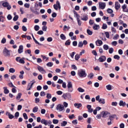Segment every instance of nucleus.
<instances>
[{
	"label": "nucleus",
	"mask_w": 128,
	"mask_h": 128,
	"mask_svg": "<svg viewBox=\"0 0 128 128\" xmlns=\"http://www.w3.org/2000/svg\"><path fill=\"white\" fill-rule=\"evenodd\" d=\"M112 106H118V102H112Z\"/></svg>",
	"instance_id": "864d4df0"
},
{
	"label": "nucleus",
	"mask_w": 128,
	"mask_h": 128,
	"mask_svg": "<svg viewBox=\"0 0 128 128\" xmlns=\"http://www.w3.org/2000/svg\"><path fill=\"white\" fill-rule=\"evenodd\" d=\"M74 106L77 107V108H82V104L76 103L74 104Z\"/></svg>",
	"instance_id": "393cba45"
},
{
	"label": "nucleus",
	"mask_w": 128,
	"mask_h": 128,
	"mask_svg": "<svg viewBox=\"0 0 128 128\" xmlns=\"http://www.w3.org/2000/svg\"><path fill=\"white\" fill-rule=\"evenodd\" d=\"M82 20H84L85 22H86L88 20V18L86 16H83V17H81Z\"/></svg>",
	"instance_id": "5701e85b"
},
{
	"label": "nucleus",
	"mask_w": 128,
	"mask_h": 128,
	"mask_svg": "<svg viewBox=\"0 0 128 128\" xmlns=\"http://www.w3.org/2000/svg\"><path fill=\"white\" fill-rule=\"evenodd\" d=\"M89 24H90V26H92V24H94V20H90L89 21Z\"/></svg>",
	"instance_id": "4d7b16f0"
},
{
	"label": "nucleus",
	"mask_w": 128,
	"mask_h": 128,
	"mask_svg": "<svg viewBox=\"0 0 128 128\" xmlns=\"http://www.w3.org/2000/svg\"><path fill=\"white\" fill-rule=\"evenodd\" d=\"M58 2H56V4L54 5V8L56 10H58Z\"/></svg>",
	"instance_id": "c03bdc74"
},
{
	"label": "nucleus",
	"mask_w": 128,
	"mask_h": 128,
	"mask_svg": "<svg viewBox=\"0 0 128 128\" xmlns=\"http://www.w3.org/2000/svg\"><path fill=\"white\" fill-rule=\"evenodd\" d=\"M47 66H48L49 68H52V66H54V64L52 62H48L46 64Z\"/></svg>",
	"instance_id": "7c9ffc66"
},
{
	"label": "nucleus",
	"mask_w": 128,
	"mask_h": 128,
	"mask_svg": "<svg viewBox=\"0 0 128 128\" xmlns=\"http://www.w3.org/2000/svg\"><path fill=\"white\" fill-rule=\"evenodd\" d=\"M66 124H68V122L66 121H63L61 124V126H66Z\"/></svg>",
	"instance_id": "72a5a7b5"
},
{
	"label": "nucleus",
	"mask_w": 128,
	"mask_h": 128,
	"mask_svg": "<svg viewBox=\"0 0 128 128\" xmlns=\"http://www.w3.org/2000/svg\"><path fill=\"white\" fill-rule=\"evenodd\" d=\"M120 3L118 2H115L116 10H120Z\"/></svg>",
	"instance_id": "a211bd4d"
},
{
	"label": "nucleus",
	"mask_w": 128,
	"mask_h": 128,
	"mask_svg": "<svg viewBox=\"0 0 128 128\" xmlns=\"http://www.w3.org/2000/svg\"><path fill=\"white\" fill-rule=\"evenodd\" d=\"M107 12H108V14H112V12H114V10L111 8H108L107 10Z\"/></svg>",
	"instance_id": "49530a36"
},
{
	"label": "nucleus",
	"mask_w": 128,
	"mask_h": 128,
	"mask_svg": "<svg viewBox=\"0 0 128 128\" xmlns=\"http://www.w3.org/2000/svg\"><path fill=\"white\" fill-rule=\"evenodd\" d=\"M120 128H124V123H122L121 124H120Z\"/></svg>",
	"instance_id": "774afa93"
},
{
	"label": "nucleus",
	"mask_w": 128,
	"mask_h": 128,
	"mask_svg": "<svg viewBox=\"0 0 128 128\" xmlns=\"http://www.w3.org/2000/svg\"><path fill=\"white\" fill-rule=\"evenodd\" d=\"M87 34H89V36H92V31L90 30L89 29L87 30Z\"/></svg>",
	"instance_id": "58836bf2"
},
{
	"label": "nucleus",
	"mask_w": 128,
	"mask_h": 128,
	"mask_svg": "<svg viewBox=\"0 0 128 128\" xmlns=\"http://www.w3.org/2000/svg\"><path fill=\"white\" fill-rule=\"evenodd\" d=\"M67 88H72V82H68Z\"/></svg>",
	"instance_id": "b1692460"
},
{
	"label": "nucleus",
	"mask_w": 128,
	"mask_h": 128,
	"mask_svg": "<svg viewBox=\"0 0 128 128\" xmlns=\"http://www.w3.org/2000/svg\"><path fill=\"white\" fill-rule=\"evenodd\" d=\"M77 90H78V92H84V90L82 89V88H79L77 89Z\"/></svg>",
	"instance_id": "c756f323"
},
{
	"label": "nucleus",
	"mask_w": 128,
	"mask_h": 128,
	"mask_svg": "<svg viewBox=\"0 0 128 128\" xmlns=\"http://www.w3.org/2000/svg\"><path fill=\"white\" fill-rule=\"evenodd\" d=\"M38 70L40 72H41L42 74H46V72L45 71L44 69V68L38 66Z\"/></svg>",
	"instance_id": "1a4fd4ad"
},
{
	"label": "nucleus",
	"mask_w": 128,
	"mask_h": 128,
	"mask_svg": "<svg viewBox=\"0 0 128 128\" xmlns=\"http://www.w3.org/2000/svg\"><path fill=\"white\" fill-rule=\"evenodd\" d=\"M38 110V108L36 106L34 107L32 110L33 112H36Z\"/></svg>",
	"instance_id": "4c0bfd02"
},
{
	"label": "nucleus",
	"mask_w": 128,
	"mask_h": 128,
	"mask_svg": "<svg viewBox=\"0 0 128 128\" xmlns=\"http://www.w3.org/2000/svg\"><path fill=\"white\" fill-rule=\"evenodd\" d=\"M3 90H4V92L6 94L10 92V90H8V87H6V86L4 87Z\"/></svg>",
	"instance_id": "412c9836"
},
{
	"label": "nucleus",
	"mask_w": 128,
	"mask_h": 128,
	"mask_svg": "<svg viewBox=\"0 0 128 128\" xmlns=\"http://www.w3.org/2000/svg\"><path fill=\"white\" fill-rule=\"evenodd\" d=\"M22 98V93H18L16 98V100H20Z\"/></svg>",
	"instance_id": "a18cd8bd"
},
{
	"label": "nucleus",
	"mask_w": 128,
	"mask_h": 128,
	"mask_svg": "<svg viewBox=\"0 0 128 128\" xmlns=\"http://www.w3.org/2000/svg\"><path fill=\"white\" fill-rule=\"evenodd\" d=\"M2 6H4V8H7V10H10L12 8V6H10V4H8V2H4Z\"/></svg>",
	"instance_id": "423d86ee"
},
{
	"label": "nucleus",
	"mask_w": 128,
	"mask_h": 128,
	"mask_svg": "<svg viewBox=\"0 0 128 128\" xmlns=\"http://www.w3.org/2000/svg\"><path fill=\"white\" fill-rule=\"evenodd\" d=\"M46 98H48V100L52 98V94L48 93L46 94Z\"/></svg>",
	"instance_id": "e433bc0d"
},
{
	"label": "nucleus",
	"mask_w": 128,
	"mask_h": 128,
	"mask_svg": "<svg viewBox=\"0 0 128 128\" xmlns=\"http://www.w3.org/2000/svg\"><path fill=\"white\" fill-rule=\"evenodd\" d=\"M111 30H112V32H113V34H116V28H114V26H112Z\"/></svg>",
	"instance_id": "c9c22d12"
},
{
	"label": "nucleus",
	"mask_w": 128,
	"mask_h": 128,
	"mask_svg": "<svg viewBox=\"0 0 128 128\" xmlns=\"http://www.w3.org/2000/svg\"><path fill=\"white\" fill-rule=\"evenodd\" d=\"M6 116H8V118L10 120H12V119L14 118V115L10 114V112H6Z\"/></svg>",
	"instance_id": "ddd939ff"
},
{
	"label": "nucleus",
	"mask_w": 128,
	"mask_h": 128,
	"mask_svg": "<svg viewBox=\"0 0 128 128\" xmlns=\"http://www.w3.org/2000/svg\"><path fill=\"white\" fill-rule=\"evenodd\" d=\"M56 109L58 110V112H62V110H64V105L58 104L57 105Z\"/></svg>",
	"instance_id": "39448f33"
},
{
	"label": "nucleus",
	"mask_w": 128,
	"mask_h": 128,
	"mask_svg": "<svg viewBox=\"0 0 128 128\" xmlns=\"http://www.w3.org/2000/svg\"><path fill=\"white\" fill-rule=\"evenodd\" d=\"M18 20V15H16L13 18V20H14V22H16Z\"/></svg>",
	"instance_id": "37998d69"
},
{
	"label": "nucleus",
	"mask_w": 128,
	"mask_h": 128,
	"mask_svg": "<svg viewBox=\"0 0 128 128\" xmlns=\"http://www.w3.org/2000/svg\"><path fill=\"white\" fill-rule=\"evenodd\" d=\"M0 22H4V16H0Z\"/></svg>",
	"instance_id": "473e14b6"
},
{
	"label": "nucleus",
	"mask_w": 128,
	"mask_h": 128,
	"mask_svg": "<svg viewBox=\"0 0 128 128\" xmlns=\"http://www.w3.org/2000/svg\"><path fill=\"white\" fill-rule=\"evenodd\" d=\"M30 10L31 12H32L33 14H40V12H38L37 10L38 9H36L34 10V8L30 7Z\"/></svg>",
	"instance_id": "f8f14e48"
},
{
	"label": "nucleus",
	"mask_w": 128,
	"mask_h": 128,
	"mask_svg": "<svg viewBox=\"0 0 128 128\" xmlns=\"http://www.w3.org/2000/svg\"><path fill=\"white\" fill-rule=\"evenodd\" d=\"M2 54L4 56H6V58H10V51L8 50L6 48H4Z\"/></svg>",
	"instance_id": "f257e3e1"
},
{
	"label": "nucleus",
	"mask_w": 128,
	"mask_h": 128,
	"mask_svg": "<svg viewBox=\"0 0 128 128\" xmlns=\"http://www.w3.org/2000/svg\"><path fill=\"white\" fill-rule=\"evenodd\" d=\"M112 46H116V44H118V42L116 41L112 42Z\"/></svg>",
	"instance_id": "e2e57ef3"
},
{
	"label": "nucleus",
	"mask_w": 128,
	"mask_h": 128,
	"mask_svg": "<svg viewBox=\"0 0 128 128\" xmlns=\"http://www.w3.org/2000/svg\"><path fill=\"white\" fill-rule=\"evenodd\" d=\"M52 122L54 124H58V120L54 119L52 120Z\"/></svg>",
	"instance_id": "a19ab883"
},
{
	"label": "nucleus",
	"mask_w": 128,
	"mask_h": 128,
	"mask_svg": "<svg viewBox=\"0 0 128 128\" xmlns=\"http://www.w3.org/2000/svg\"><path fill=\"white\" fill-rule=\"evenodd\" d=\"M102 28L103 30H106V28H108V25H106V24H104L102 26Z\"/></svg>",
	"instance_id": "79ce46f5"
},
{
	"label": "nucleus",
	"mask_w": 128,
	"mask_h": 128,
	"mask_svg": "<svg viewBox=\"0 0 128 128\" xmlns=\"http://www.w3.org/2000/svg\"><path fill=\"white\" fill-rule=\"evenodd\" d=\"M106 60V58L104 56H102L98 58V60L100 62H105Z\"/></svg>",
	"instance_id": "9d476101"
},
{
	"label": "nucleus",
	"mask_w": 128,
	"mask_h": 128,
	"mask_svg": "<svg viewBox=\"0 0 128 128\" xmlns=\"http://www.w3.org/2000/svg\"><path fill=\"white\" fill-rule=\"evenodd\" d=\"M34 29L36 32H38L40 30V26L38 25H36L34 26Z\"/></svg>",
	"instance_id": "c85d7f7f"
},
{
	"label": "nucleus",
	"mask_w": 128,
	"mask_h": 128,
	"mask_svg": "<svg viewBox=\"0 0 128 128\" xmlns=\"http://www.w3.org/2000/svg\"><path fill=\"white\" fill-rule=\"evenodd\" d=\"M87 4L89 6H90L92 5V0H89L88 2H87Z\"/></svg>",
	"instance_id": "603ef678"
},
{
	"label": "nucleus",
	"mask_w": 128,
	"mask_h": 128,
	"mask_svg": "<svg viewBox=\"0 0 128 128\" xmlns=\"http://www.w3.org/2000/svg\"><path fill=\"white\" fill-rule=\"evenodd\" d=\"M106 88L108 90H112V85L108 84L106 86Z\"/></svg>",
	"instance_id": "bb28decb"
},
{
	"label": "nucleus",
	"mask_w": 128,
	"mask_h": 128,
	"mask_svg": "<svg viewBox=\"0 0 128 128\" xmlns=\"http://www.w3.org/2000/svg\"><path fill=\"white\" fill-rule=\"evenodd\" d=\"M109 48L110 47L108 46V44H104L103 46L104 50H108Z\"/></svg>",
	"instance_id": "a878e982"
},
{
	"label": "nucleus",
	"mask_w": 128,
	"mask_h": 128,
	"mask_svg": "<svg viewBox=\"0 0 128 128\" xmlns=\"http://www.w3.org/2000/svg\"><path fill=\"white\" fill-rule=\"evenodd\" d=\"M41 124H44V126H50V124H52V122L50 120H46V119H42L40 121Z\"/></svg>",
	"instance_id": "f03ea898"
},
{
	"label": "nucleus",
	"mask_w": 128,
	"mask_h": 128,
	"mask_svg": "<svg viewBox=\"0 0 128 128\" xmlns=\"http://www.w3.org/2000/svg\"><path fill=\"white\" fill-rule=\"evenodd\" d=\"M98 6L99 8H100V10H104V8H106V4L103 2H99Z\"/></svg>",
	"instance_id": "0eeeda50"
},
{
	"label": "nucleus",
	"mask_w": 128,
	"mask_h": 128,
	"mask_svg": "<svg viewBox=\"0 0 128 128\" xmlns=\"http://www.w3.org/2000/svg\"><path fill=\"white\" fill-rule=\"evenodd\" d=\"M119 106H126V102H124L123 100H120Z\"/></svg>",
	"instance_id": "aec40b11"
},
{
	"label": "nucleus",
	"mask_w": 128,
	"mask_h": 128,
	"mask_svg": "<svg viewBox=\"0 0 128 128\" xmlns=\"http://www.w3.org/2000/svg\"><path fill=\"white\" fill-rule=\"evenodd\" d=\"M72 70H78V68H76V65L74 64H72Z\"/></svg>",
	"instance_id": "6e6d98bb"
},
{
	"label": "nucleus",
	"mask_w": 128,
	"mask_h": 128,
	"mask_svg": "<svg viewBox=\"0 0 128 128\" xmlns=\"http://www.w3.org/2000/svg\"><path fill=\"white\" fill-rule=\"evenodd\" d=\"M62 97L64 100H66V98L70 100L72 98V95L70 93H66L63 94Z\"/></svg>",
	"instance_id": "6e6552de"
},
{
	"label": "nucleus",
	"mask_w": 128,
	"mask_h": 128,
	"mask_svg": "<svg viewBox=\"0 0 128 128\" xmlns=\"http://www.w3.org/2000/svg\"><path fill=\"white\" fill-rule=\"evenodd\" d=\"M67 30H70V26H64V30H66V29Z\"/></svg>",
	"instance_id": "052dcab7"
},
{
	"label": "nucleus",
	"mask_w": 128,
	"mask_h": 128,
	"mask_svg": "<svg viewBox=\"0 0 128 128\" xmlns=\"http://www.w3.org/2000/svg\"><path fill=\"white\" fill-rule=\"evenodd\" d=\"M74 14H75V16H76V18H77V20H80V16H78V13H77L76 12H74Z\"/></svg>",
	"instance_id": "680f3d73"
},
{
	"label": "nucleus",
	"mask_w": 128,
	"mask_h": 128,
	"mask_svg": "<svg viewBox=\"0 0 128 128\" xmlns=\"http://www.w3.org/2000/svg\"><path fill=\"white\" fill-rule=\"evenodd\" d=\"M63 106L64 108H68V102H64Z\"/></svg>",
	"instance_id": "5fc2aeb1"
},
{
	"label": "nucleus",
	"mask_w": 128,
	"mask_h": 128,
	"mask_svg": "<svg viewBox=\"0 0 128 128\" xmlns=\"http://www.w3.org/2000/svg\"><path fill=\"white\" fill-rule=\"evenodd\" d=\"M101 114L102 115V118H108V112L106 111H104L101 112Z\"/></svg>",
	"instance_id": "9b49d317"
},
{
	"label": "nucleus",
	"mask_w": 128,
	"mask_h": 128,
	"mask_svg": "<svg viewBox=\"0 0 128 128\" xmlns=\"http://www.w3.org/2000/svg\"><path fill=\"white\" fill-rule=\"evenodd\" d=\"M94 30H96L100 28V25L96 24H94V26H93Z\"/></svg>",
	"instance_id": "4be33fe9"
},
{
	"label": "nucleus",
	"mask_w": 128,
	"mask_h": 128,
	"mask_svg": "<svg viewBox=\"0 0 128 128\" xmlns=\"http://www.w3.org/2000/svg\"><path fill=\"white\" fill-rule=\"evenodd\" d=\"M101 99L102 98H100V95H98L96 97V100H97V102H100Z\"/></svg>",
	"instance_id": "3c124183"
},
{
	"label": "nucleus",
	"mask_w": 128,
	"mask_h": 128,
	"mask_svg": "<svg viewBox=\"0 0 128 128\" xmlns=\"http://www.w3.org/2000/svg\"><path fill=\"white\" fill-rule=\"evenodd\" d=\"M96 45L98 46H100L102 44V40H98L96 42Z\"/></svg>",
	"instance_id": "2eb2a0df"
},
{
	"label": "nucleus",
	"mask_w": 128,
	"mask_h": 128,
	"mask_svg": "<svg viewBox=\"0 0 128 128\" xmlns=\"http://www.w3.org/2000/svg\"><path fill=\"white\" fill-rule=\"evenodd\" d=\"M80 58V55L78 54H76L75 56V60H78V58Z\"/></svg>",
	"instance_id": "bf43d9fd"
},
{
	"label": "nucleus",
	"mask_w": 128,
	"mask_h": 128,
	"mask_svg": "<svg viewBox=\"0 0 128 128\" xmlns=\"http://www.w3.org/2000/svg\"><path fill=\"white\" fill-rule=\"evenodd\" d=\"M60 38L61 40H66V36L64 34H61L60 35Z\"/></svg>",
	"instance_id": "2f4dec72"
},
{
	"label": "nucleus",
	"mask_w": 128,
	"mask_h": 128,
	"mask_svg": "<svg viewBox=\"0 0 128 128\" xmlns=\"http://www.w3.org/2000/svg\"><path fill=\"white\" fill-rule=\"evenodd\" d=\"M98 103L99 104H106V102L104 101V99L101 98L100 101H99Z\"/></svg>",
	"instance_id": "cd10ccee"
},
{
	"label": "nucleus",
	"mask_w": 128,
	"mask_h": 128,
	"mask_svg": "<svg viewBox=\"0 0 128 128\" xmlns=\"http://www.w3.org/2000/svg\"><path fill=\"white\" fill-rule=\"evenodd\" d=\"M47 42H52V37H49L47 38Z\"/></svg>",
	"instance_id": "338daca9"
},
{
	"label": "nucleus",
	"mask_w": 128,
	"mask_h": 128,
	"mask_svg": "<svg viewBox=\"0 0 128 128\" xmlns=\"http://www.w3.org/2000/svg\"><path fill=\"white\" fill-rule=\"evenodd\" d=\"M9 72H11L12 74H14V72H16V70H14V68H10V70H9Z\"/></svg>",
	"instance_id": "ea45409f"
},
{
	"label": "nucleus",
	"mask_w": 128,
	"mask_h": 128,
	"mask_svg": "<svg viewBox=\"0 0 128 128\" xmlns=\"http://www.w3.org/2000/svg\"><path fill=\"white\" fill-rule=\"evenodd\" d=\"M36 82V81L34 80L31 81L30 83L28 84V86H27V90H30V89L32 88V86H34V84Z\"/></svg>",
	"instance_id": "20e7f679"
},
{
	"label": "nucleus",
	"mask_w": 128,
	"mask_h": 128,
	"mask_svg": "<svg viewBox=\"0 0 128 128\" xmlns=\"http://www.w3.org/2000/svg\"><path fill=\"white\" fill-rule=\"evenodd\" d=\"M86 108H88V112H94V110L92 108V106L87 105Z\"/></svg>",
	"instance_id": "f3484780"
},
{
	"label": "nucleus",
	"mask_w": 128,
	"mask_h": 128,
	"mask_svg": "<svg viewBox=\"0 0 128 128\" xmlns=\"http://www.w3.org/2000/svg\"><path fill=\"white\" fill-rule=\"evenodd\" d=\"M24 58H22L20 59L19 62L20 64H24Z\"/></svg>",
	"instance_id": "de8ad7c7"
},
{
	"label": "nucleus",
	"mask_w": 128,
	"mask_h": 128,
	"mask_svg": "<svg viewBox=\"0 0 128 128\" xmlns=\"http://www.w3.org/2000/svg\"><path fill=\"white\" fill-rule=\"evenodd\" d=\"M114 48H109V50H108L109 54H112L114 52Z\"/></svg>",
	"instance_id": "8fccbe9b"
},
{
	"label": "nucleus",
	"mask_w": 128,
	"mask_h": 128,
	"mask_svg": "<svg viewBox=\"0 0 128 128\" xmlns=\"http://www.w3.org/2000/svg\"><path fill=\"white\" fill-rule=\"evenodd\" d=\"M83 46H84V44L82 43V41L79 42L78 44V46L79 48H82Z\"/></svg>",
	"instance_id": "f704fd0d"
},
{
	"label": "nucleus",
	"mask_w": 128,
	"mask_h": 128,
	"mask_svg": "<svg viewBox=\"0 0 128 128\" xmlns=\"http://www.w3.org/2000/svg\"><path fill=\"white\" fill-rule=\"evenodd\" d=\"M78 76H79L80 78H86V73L84 70H81L78 72Z\"/></svg>",
	"instance_id": "7ed1b4c3"
},
{
	"label": "nucleus",
	"mask_w": 128,
	"mask_h": 128,
	"mask_svg": "<svg viewBox=\"0 0 128 128\" xmlns=\"http://www.w3.org/2000/svg\"><path fill=\"white\" fill-rule=\"evenodd\" d=\"M23 116H24V120H28V115H26V114L24 113Z\"/></svg>",
	"instance_id": "69168bd1"
},
{
	"label": "nucleus",
	"mask_w": 128,
	"mask_h": 128,
	"mask_svg": "<svg viewBox=\"0 0 128 128\" xmlns=\"http://www.w3.org/2000/svg\"><path fill=\"white\" fill-rule=\"evenodd\" d=\"M88 78H94V74L90 73V74H88Z\"/></svg>",
	"instance_id": "0e129e2a"
},
{
	"label": "nucleus",
	"mask_w": 128,
	"mask_h": 128,
	"mask_svg": "<svg viewBox=\"0 0 128 128\" xmlns=\"http://www.w3.org/2000/svg\"><path fill=\"white\" fill-rule=\"evenodd\" d=\"M24 52V46L20 45L19 46V48L18 49V54H22Z\"/></svg>",
	"instance_id": "4468645a"
},
{
	"label": "nucleus",
	"mask_w": 128,
	"mask_h": 128,
	"mask_svg": "<svg viewBox=\"0 0 128 128\" xmlns=\"http://www.w3.org/2000/svg\"><path fill=\"white\" fill-rule=\"evenodd\" d=\"M128 6L126 4H124L122 6V8L123 10V12H128V10L127 8Z\"/></svg>",
	"instance_id": "dca6fc26"
},
{
	"label": "nucleus",
	"mask_w": 128,
	"mask_h": 128,
	"mask_svg": "<svg viewBox=\"0 0 128 128\" xmlns=\"http://www.w3.org/2000/svg\"><path fill=\"white\" fill-rule=\"evenodd\" d=\"M6 38H3L1 40V43L2 44H6Z\"/></svg>",
	"instance_id": "09e8293b"
},
{
	"label": "nucleus",
	"mask_w": 128,
	"mask_h": 128,
	"mask_svg": "<svg viewBox=\"0 0 128 128\" xmlns=\"http://www.w3.org/2000/svg\"><path fill=\"white\" fill-rule=\"evenodd\" d=\"M106 36L107 38H110V33L108 32H105Z\"/></svg>",
	"instance_id": "13d9d810"
},
{
	"label": "nucleus",
	"mask_w": 128,
	"mask_h": 128,
	"mask_svg": "<svg viewBox=\"0 0 128 128\" xmlns=\"http://www.w3.org/2000/svg\"><path fill=\"white\" fill-rule=\"evenodd\" d=\"M102 110V108L100 107H96V110H94L93 111L94 114H95V115L98 112V110Z\"/></svg>",
	"instance_id": "6ab92c4d"
}]
</instances>
